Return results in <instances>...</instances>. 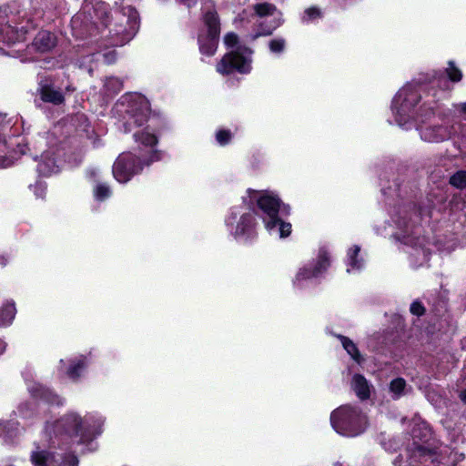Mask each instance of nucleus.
I'll return each instance as SVG.
<instances>
[{
	"mask_svg": "<svg viewBox=\"0 0 466 466\" xmlns=\"http://www.w3.org/2000/svg\"><path fill=\"white\" fill-rule=\"evenodd\" d=\"M31 461L34 466H77L78 460L72 453H57L54 451H46L44 446H35L32 451Z\"/></svg>",
	"mask_w": 466,
	"mask_h": 466,
	"instance_id": "obj_14",
	"label": "nucleus"
},
{
	"mask_svg": "<svg viewBox=\"0 0 466 466\" xmlns=\"http://www.w3.org/2000/svg\"><path fill=\"white\" fill-rule=\"evenodd\" d=\"M94 196L97 201H104L111 196V189L108 185L99 183L94 189Z\"/></svg>",
	"mask_w": 466,
	"mask_h": 466,
	"instance_id": "obj_31",
	"label": "nucleus"
},
{
	"mask_svg": "<svg viewBox=\"0 0 466 466\" xmlns=\"http://www.w3.org/2000/svg\"><path fill=\"white\" fill-rule=\"evenodd\" d=\"M6 263H7V259H6V258H0V264H1L2 266H5V265H6Z\"/></svg>",
	"mask_w": 466,
	"mask_h": 466,
	"instance_id": "obj_48",
	"label": "nucleus"
},
{
	"mask_svg": "<svg viewBox=\"0 0 466 466\" xmlns=\"http://www.w3.org/2000/svg\"><path fill=\"white\" fill-rule=\"evenodd\" d=\"M135 141L145 147L146 157L143 160L133 153H122L115 161L112 173L119 183L128 182L135 175L142 171L145 166H149L162 158V153L155 150L157 137L152 126L148 125L142 130L134 133Z\"/></svg>",
	"mask_w": 466,
	"mask_h": 466,
	"instance_id": "obj_4",
	"label": "nucleus"
},
{
	"mask_svg": "<svg viewBox=\"0 0 466 466\" xmlns=\"http://www.w3.org/2000/svg\"><path fill=\"white\" fill-rule=\"evenodd\" d=\"M450 183L457 188L466 187V171H458L450 177Z\"/></svg>",
	"mask_w": 466,
	"mask_h": 466,
	"instance_id": "obj_33",
	"label": "nucleus"
},
{
	"mask_svg": "<svg viewBox=\"0 0 466 466\" xmlns=\"http://www.w3.org/2000/svg\"><path fill=\"white\" fill-rule=\"evenodd\" d=\"M321 17V12L319 8L312 6L309 8H307L302 16L301 20L303 23H312L316 20L319 19Z\"/></svg>",
	"mask_w": 466,
	"mask_h": 466,
	"instance_id": "obj_32",
	"label": "nucleus"
},
{
	"mask_svg": "<svg viewBox=\"0 0 466 466\" xmlns=\"http://www.w3.org/2000/svg\"><path fill=\"white\" fill-rule=\"evenodd\" d=\"M224 44L231 49L221 58L217 65V71L221 75H229L234 72L249 74L252 69L253 51L238 43V37L234 33H228L224 37Z\"/></svg>",
	"mask_w": 466,
	"mask_h": 466,
	"instance_id": "obj_6",
	"label": "nucleus"
},
{
	"mask_svg": "<svg viewBox=\"0 0 466 466\" xmlns=\"http://www.w3.org/2000/svg\"><path fill=\"white\" fill-rule=\"evenodd\" d=\"M360 248L357 245H354L348 250L346 258L347 272L355 273L364 267V260L360 256Z\"/></svg>",
	"mask_w": 466,
	"mask_h": 466,
	"instance_id": "obj_20",
	"label": "nucleus"
},
{
	"mask_svg": "<svg viewBox=\"0 0 466 466\" xmlns=\"http://www.w3.org/2000/svg\"><path fill=\"white\" fill-rule=\"evenodd\" d=\"M105 419L97 412L82 417L76 411H68L54 421H46L44 437L50 448L72 447L92 441L101 434Z\"/></svg>",
	"mask_w": 466,
	"mask_h": 466,
	"instance_id": "obj_2",
	"label": "nucleus"
},
{
	"mask_svg": "<svg viewBox=\"0 0 466 466\" xmlns=\"http://www.w3.org/2000/svg\"><path fill=\"white\" fill-rule=\"evenodd\" d=\"M286 39L283 37H275L269 40L268 48L272 54L281 55L286 49Z\"/></svg>",
	"mask_w": 466,
	"mask_h": 466,
	"instance_id": "obj_29",
	"label": "nucleus"
},
{
	"mask_svg": "<svg viewBox=\"0 0 466 466\" xmlns=\"http://www.w3.org/2000/svg\"><path fill=\"white\" fill-rule=\"evenodd\" d=\"M16 314L14 301H7L0 308V327H7L12 324Z\"/></svg>",
	"mask_w": 466,
	"mask_h": 466,
	"instance_id": "obj_24",
	"label": "nucleus"
},
{
	"mask_svg": "<svg viewBox=\"0 0 466 466\" xmlns=\"http://www.w3.org/2000/svg\"><path fill=\"white\" fill-rule=\"evenodd\" d=\"M32 405L30 403H22L18 407V412L23 418H29L31 416Z\"/></svg>",
	"mask_w": 466,
	"mask_h": 466,
	"instance_id": "obj_37",
	"label": "nucleus"
},
{
	"mask_svg": "<svg viewBox=\"0 0 466 466\" xmlns=\"http://www.w3.org/2000/svg\"><path fill=\"white\" fill-rule=\"evenodd\" d=\"M460 398H461V400L464 403H466V390H462V391L461 392V394H460Z\"/></svg>",
	"mask_w": 466,
	"mask_h": 466,
	"instance_id": "obj_45",
	"label": "nucleus"
},
{
	"mask_svg": "<svg viewBox=\"0 0 466 466\" xmlns=\"http://www.w3.org/2000/svg\"><path fill=\"white\" fill-rule=\"evenodd\" d=\"M5 342L0 339V355L4 353V351L5 350Z\"/></svg>",
	"mask_w": 466,
	"mask_h": 466,
	"instance_id": "obj_44",
	"label": "nucleus"
},
{
	"mask_svg": "<svg viewBox=\"0 0 466 466\" xmlns=\"http://www.w3.org/2000/svg\"><path fill=\"white\" fill-rule=\"evenodd\" d=\"M35 48L40 52H46L56 46V36L49 31H40L33 43Z\"/></svg>",
	"mask_w": 466,
	"mask_h": 466,
	"instance_id": "obj_22",
	"label": "nucleus"
},
{
	"mask_svg": "<svg viewBox=\"0 0 466 466\" xmlns=\"http://www.w3.org/2000/svg\"><path fill=\"white\" fill-rule=\"evenodd\" d=\"M95 56L96 57V60H98L99 57H103L104 62L106 64H113L116 60V50H109L107 52H105L104 54H92L90 56H87L85 59L86 60V63H91Z\"/></svg>",
	"mask_w": 466,
	"mask_h": 466,
	"instance_id": "obj_30",
	"label": "nucleus"
},
{
	"mask_svg": "<svg viewBox=\"0 0 466 466\" xmlns=\"http://www.w3.org/2000/svg\"><path fill=\"white\" fill-rule=\"evenodd\" d=\"M179 3L186 5L188 8H191L197 4L198 0H177Z\"/></svg>",
	"mask_w": 466,
	"mask_h": 466,
	"instance_id": "obj_41",
	"label": "nucleus"
},
{
	"mask_svg": "<svg viewBox=\"0 0 466 466\" xmlns=\"http://www.w3.org/2000/svg\"><path fill=\"white\" fill-rule=\"evenodd\" d=\"M338 339L340 340L344 350L351 357V359L358 364H361L364 361L363 356L360 353L356 344L349 338L338 335Z\"/></svg>",
	"mask_w": 466,
	"mask_h": 466,
	"instance_id": "obj_25",
	"label": "nucleus"
},
{
	"mask_svg": "<svg viewBox=\"0 0 466 466\" xmlns=\"http://www.w3.org/2000/svg\"><path fill=\"white\" fill-rule=\"evenodd\" d=\"M439 249H440V250H441V251H447V252H451V248H439Z\"/></svg>",
	"mask_w": 466,
	"mask_h": 466,
	"instance_id": "obj_49",
	"label": "nucleus"
},
{
	"mask_svg": "<svg viewBox=\"0 0 466 466\" xmlns=\"http://www.w3.org/2000/svg\"><path fill=\"white\" fill-rule=\"evenodd\" d=\"M37 198H44L46 196V186L43 182H36L34 186L30 187Z\"/></svg>",
	"mask_w": 466,
	"mask_h": 466,
	"instance_id": "obj_36",
	"label": "nucleus"
},
{
	"mask_svg": "<svg viewBox=\"0 0 466 466\" xmlns=\"http://www.w3.org/2000/svg\"><path fill=\"white\" fill-rule=\"evenodd\" d=\"M97 173H98L97 169H92V170L89 171V175L91 177H96L97 175Z\"/></svg>",
	"mask_w": 466,
	"mask_h": 466,
	"instance_id": "obj_46",
	"label": "nucleus"
},
{
	"mask_svg": "<svg viewBox=\"0 0 466 466\" xmlns=\"http://www.w3.org/2000/svg\"><path fill=\"white\" fill-rule=\"evenodd\" d=\"M88 366V359L86 356H77L68 360H60V370L65 372L66 375L73 380H78Z\"/></svg>",
	"mask_w": 466,
	"mask_h": 466,
	"instance_id": "obj_15",
	"label": "nucleus"
},
{
	"mask_svg": "<svg viewBox=\"0 0 466 466\" xmlns=\"http://www.w3.org/2000/svg\"><path fill=\"white\" fill-rule=\"evenodd\" d=\"M204 28L198 34L199 51L211 56L215 54L220 33V24L211 0H202Z\"/></svg>",
	"mask_w": 466,
	"mask_h": 466,
	"instance_id": "obj_9",
	"label": "nucleus"
},
{
	"mask_svg": "<svg viewBox=\"0 0 466 466\" xmlns=\"http://www.w3.org/2000/svg\"><path fill=\"white\" fill-rule=\"evenodd\" d=\"M329 266V250L327 247H320L316 258L299 269L293 280L294 286L302 288L306 281L320 277Z\"/></svg>",
	"mask_w": 466,
	"mask_h": 466,
	"instance_id": "obj_13",
	"label": "nucleus"
},
{
	"mask_svg": "<svg viewBox=\"0 0 466 466\" xmlns=\"http://www.w3.org/2000/svg\"><path fill=\"white\" fill-rule=\"evenodd\" d=\"M123 88L122 81L114 76L106 78L104 83V92L106 96H113L120 92Z\"/></svg>",
	"mask_w": 466,
	"mask_h": 466,
	"instance_id": "obj_27",
	"label": "nucleus"
},
{
	"mask_svg": "<svg viewBox=\"0 0 466 466\" xmlns=\"http://www.w3.org/2000/svg\"><path fill=\"white\" fill-rule=\"evenodd\" d=\"M436 102L427 108L424 114L420 115V119L415 123V127L420 138L428 143H441L452 137L456 133L455 127L451 124L447 118H440V121H434L432 124L427 122L435 114Z\"/></svg>",
	"mask_w": 466,
	"mask_h": 466,
	"instance_id": "obj_8",
	"label": "nucleus"
},
{
	"mask_svg": "<svg viewBox=\"0 0 466 466\" xmlns=\"http://www.w3.org/2000/svg\"><path fill=\"white\" fill-rule=\"evenodd\" d=\"M254 25L256 27L248 35L250 40L269 35L283 23L282 13L272 4L259 3L253 6Z\"/></svg>",
	"mask_w": 466,
	"mask_h": 466,
	"instance_id": "obj_10",
	"label": "nucleus"
},
{
	"mask_svg": "<svg viewBox=\"0 0 466 466\" xmlns=\"http://www.w3.org/2000/svg\"><path fill=\"white\" fill-rule=\"evenodd\" d=\"M254 203L257 204L265 228L270 235L280 238L290 235L291 224L281 218L289 215V207L273 191L248 189L242 203L232 207L225 218L227 230L236 240L247 242L256 236V221L251 208Z\"/></svg>",
	"mask_w": 466,
	"mask_h": 466,
	"instance_id": "obj_1",
	"label": "nucleus"
},
{
	"mask_svg": "<svg viewBox=\"0 0 466 466\" xmlns=\"http://www.w3.org/2000/svg\"><path fill=\"white\" fill-rule=\"evenodd\" d=\"M39 95L43 102L51 103L56 106H59L65 101L62 92L48 85L42 86L39 88Z\"/></svg>",
	"mask_w": 466,
	"mask_h": 466,
	"instance_id": "obj_21",
	"label": "nucleus"
},
{
	"mask_svg": "<svg viewBox=\"0 0 466 466\" xmlns=\"http://www.w3.org/2000/svg\"><path fill=\"white\" fill-rule=\"evenodd\" d=\"M446 73L448 77L452 82H459L461 80L462 73L461 71L454 65L452 61L448 63V67L446 68Z\"/></svg>",
	"mask_w": 466,
	"mask_h": 466,
	"instance_id": "obj_34",
	"label": "nucleus"
},
{
	"mask_svg": "<svg viewBox=\"0 0 466 466\" xmlns=\"http://www.w3.org/2000/svg\"><path fill=\"white\" fill-rule=\"evenodd\" d=\"M420 220L419 213L414 205H400L390 211V232H387L386 228L383 230L377 228V233L383 236H392L397 240L410 245V264L417 268L425 265L430 258V243L424 238H420L416 235L420 233L418 225Z\"/></svg>",
	"mask_w": 466,
	"mask_h": 466,
	"instance_id": "obj_3",
	"label": "nucleus"
},
{
	"mask_svg": "<svg viewBox=\"0 0 466 466\" xmlns=\"http://www.w3.org/2000/svg\"><path fill=\"white\" fill-rule=\"evenodd\" d=\"M27 390L32 397L40 399L48 404L56 406L65 404V400L62 397L37 382L27 381Z\"/></svg>",
	"mask_w": 466,
	"mask_h": 466,
	"instance_id": "obj_16",
	"label": "nucleus"
},
{
	"mask_svg": "<svg viewBox=\"0 0 466 466\" xmlns=\"http://www.w3.org/2000/svg\"><path fill=\"white\" fill-rule=\"evenodd\" d=\"M121 105H127L125 132H131L135 127H140L147 121L149 103L145 97L139 95L126 96L122 97Z\"/></svg>",
	"mask_w": 466,
	"mask_h": 466,
	"instance_id": "obj_11",
	"label": "nucleus"
},
{
	"mask_svg": "<svg viewBox=\"0 0 466 466\" xmlns=\"http://www.w3.org/2000/svg\"><path fill=\"white\" fill-rule=\"evenodd\" d=\"M12 165V161L8 158H4L0 163L1 167H7Z\"/></svg>",
	"mask_w": 466,
	"mask_h": 466,
	"instance_id": "obj_42",
	"label": "nucleus"
},
{
	"mask_svg": "<svg viewBox=\"0 0 466 466\" xmlns=\"http://www.w3.org/2000/svg\"><path fill=\"white\" fill-rule=\"evenodd\" d=\"M454 107L459 110L461 113L464 115V117L466 119V102L454 105Z\"/></svg>",
	"mask_w": 466,
	"mask_h": 466,
	"instance_id": "obj_40",
	"label": "nucleus"
},
{
	"mask_svg": "<svg viewBox=\"0 0 466 466\" xmlns=\"http://www.w3.org/2000/svg\"><path fill=\"white\" fill-rule=\"evenodd\" d=\"M57 153L60 156L59 149L56 151L53 147L45 151L41 156V160L37 165V171L43 176H50L57 173L62 167L61 161L58 158H53V155Z\"/></svg>",
	"mask_w": 466,
	"mask_h": 466,
	"instance_id": "obj_17",
	"label": "nucleus"
},
{
	"mask_svg": "<svg viewBox=\"0 0 466 466\" xmlns=\"http://www.w3.org/2000/svg\"><path fill=\"white\" fill-rule=\"evenodd\" d=\"M351 388L357 397L364 400L370 398L372 386L364 376L355 374L351 380Z\"/></svg>",
	"mask_w": 466,
	"mask_h": 466,
	"instance_id": "obj_19",
	"label": "nucleus"
},
{
	"mask_svg": "<svg viewBox=\"0 0 466 466\" xmlns=\"http://www.w3.org/2000/svg\"><path fill=\"white\" fill-rule=\"evenodd\" d=\"M232 134L229 130L220 129L216 133V140L220 146H225L230 142Z\"/></svg>",
	"mask_w": 466,
	"mask_h": 466,
	"instance_id": "obj_35",
	"label": "nucleus"
},
{
	"mask_svg": "<svg viewBox=\"0 0 466 466\" xmlns=\"http://www.w3.org/2000/svg\"><path fill=\"white\" fill-rule=\"evenodd\" d=\"M406 381L402 378L393 380L390 384V391L393 400L400 399L404 395Z\"/></svg>",
	"mask_w": 466,
	"mask_h": 466,
	"instance_id": "obj_28",
	"label": "nucleus"
},
{
	"mask_svg": "<svg viewBox=\"0 0 466 466\" xmlns=\"http://www.w3.org/2000/svg\"><path fill=\"white\" fill-rule=\"evenodd\" d=\"M334 466H342L340 463H336Z\"/></svg>",
	"mask_w": 466,
	"mask_h": 466,
	"instance_id": "obj_51",
	"label": "nucleus"
},
{
	"mask_svg": "<svg viewBox=\"0 0 466 466\" xmlns=\"http://www.w3.org/2000/svg\"><path fill=\"white\" fill-rule=\"evenodd\" d=\"M335 1L340 5H343L347 0H335Z\"/></svg>",
	"mask_w": 466,
	"mask_h": 466,
	"instance_id": "obj_50",
	"label": "nucleus"
},
{
	"mask_svg": "<svg viewBox=\"0 0 466 466\" xmlns=\"http://www.w3.org/2000/svg\"><path fill=\"white\" fill-rule=\"evenodd\" d=\"M402 462H403V461H402V457H401V456H398V457L394 460L393 464H394L395 466H403V465H402Z\"/></svg>",
	"mask_w": 466,
	"mask_h": 466,
	"instance_id": "obj_43",
	"label": "nucleus"
},
{
	"mask_svg": "<svg viewBox=\"0 0 466 466\" xmlns=\"http://www.w3.org/2000/svg\"><path fill=\"white\" fill-rule=\"evenodd\" d=\"M401 191H402V189L400 188V186L399 184L395 185L394 189H391V187H389L388 189H385V188L382 189V192L384 195H389V196H392V197L394 194H396L397 197H400Z\"/></svg>",
	"mask_w": 466,
	"mask_h": 466,
	"instance_id": "obj_39",
	"label": "nucleus"
},
{
	"mask_svg": "<svg viewBox=\"0 0 466 466\" xmlns=\"http://www.w3.org/2000/svg\"><path fill=\"white\" fill-rule=\"evenodd\" d=\"M433 102L430 95L421 102L419 86L410 84L404 86L395 95L391 103L395 123L406 130L413 128L420 115L424 114Z\"/></svg>",
	"mask_w": 466,
	"mask_h": 466,
	"instance_id": "obj_5",
	"label": "nucleus"
},
{
	"mask_svg": "<svg viewBox=\"0 0 466 466\" xmlns=\"http://www.w3.org/2000/svg\"><path fill=\"white\" fill-rule=\"evenodd\" d=\"M80 66H81V67H82V66L86 67L89 73H91V72H92V70H93V68H92V66H85L84 64H81V65H80Z\"/></svg>",
	"mask_w": 466,
	"mask_h": 466,
	"instance_id": "obj_47",
	"label": "nucleus"
},
{
	"mask_svg": "<svg viewBox=\"0 0 466 466\" xmlns=\"http://www.w3.org/2000/svg\"><path fill=\"white\" fill-rule=\"evenodd\" d=\"M116 18L121 22L115 29L112 44L123 46L129 42L137 34L139 27L137 11L132 6H125L116 13Z\"/></svg>",
	"mask_w": 466,
	"mask_h": 466,
	"instance_id": "obj_12",
	"label": "nucleus"
},
{
	"mask_svg": "<svg viewBox=\"0 0 466 466\" xmlns=\"http://www.w3.org/2000/svg\"><path fill=\"white\" fill-rule=\"evenodd\" d=\"M410 312L416 316H421L424 313V307L418 301L410 305Z\"/></svg>",
	"mask_w": 466,
	"mask_h": 466,
	"instance_id": "obj_38",
	"label": "nucleus"
},
{
	"mask_svg": "<svg viewBox=\"0 0 466 466\" xmlns=\"http://www.w3.org/2000/svg\"><path fill=\"white\" fill-rule=\"evenodd\" d=\"M417 459L420 460V462H434V454L428 450L427 448L418 445L414 448L411 455H410V466H415L414 463L416 462Z\"/></svg>",
	"mask_w": 466,
	"mask_h": 466,
	"instance_id": "obj_26",
	"label": "nucleus"
},
{
	"mask_svg": "<svg viewBox=\"0 0 466 466\" xmlns=\"http://www.w3.org/2000/svg\"><path fill=\"white\" fill-rule=\"evenodd\" d=\"M22 430L15 421H0V439L5 443H13L21 434Z\"/></svg>",
	"mask_w": 466,
	"mask_h": 466,
	"instance_id": "obj_18",
	"label": "nucleus"
},
{
	"mask_svg": "<svg viewBox=\"0 0 466 466\" xmlns=\"http://www.w3.org/2000/svg\"><path fill=\"white\" fill-rule=\"evenodd\" d=\"M25 32L18 30L10 25H5L0 28V40L8 45L15 44L24 38Z\"/></svg>",
	"mask_w": 466,
	"mask_h": 466,
	"instance_id": "obj_23",
	"label": "nucleus"
},
{
	"mask_svg": "<svg viewBox=\"0 0 466 466\" xmlns=\"http://www.w3.org/2000/svg\"><path fill=\"white\" fill-rule=\"evenodd\" d=\"M330 423L339 435L356 437L365 431L368 420L358 407L342 405L331 412Z\"/></svg>",
	"mask_w": 466,
	"mask_h": 466,
	"instance_id": "obj_7",
	"label": "nucleus"
}]
</instances>
